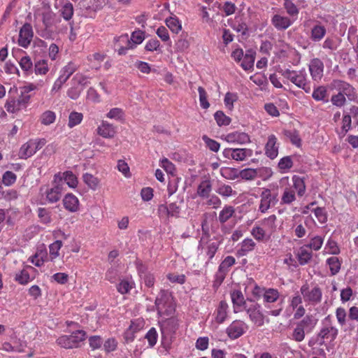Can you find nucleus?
<instances>
[{"mask_svg": "<svg viewBox=\"0 0 358 358\" xmlns=\"http://www.w3.org/2000/svg\"><path fill=\"white\" fill-rule=\"evenodd\" d=\"M215 192L224 198L234 196L237 194L236 192L234 190L230 185L223 183L217 186Z\"/></svg>", "mask_w": 358, "mask_h": 358, "instance_id": "42", "label": "nucleus"}, {"mask_svg": "<svg viewBox=\"0 0 358 358\" xmlns=\"http://www.w3.org/2000/svg\"><path fill=\"white\" fill-rule=\"evenodd\" d=\"M256 247L255 242L252 238H245L241 243L240 248L236 252L238 257H243L248 252L252 251Z\"/></svg>", "mask_w": 358, "mask_h": 358, "instance_id": "31", "label": "nucleus"}, {"mask_svg": "<svg viewBox=\"0 0 358 358\" xmlns=\"http://www.w3.org/2000/svg\"><path fill=\"white\" fill-rule=\"evenodd\" d=\"M215 120H216L217 124L219 126H227L229 125L231 122V119L224 114L222 111L218 110L215 115Z\"/></svg>", "mask_w": 358, "mask_h": 358, "instance_id": "62", "label": "nucleus"}, {"mask_svg": "<svg viewBox=\"0 0 358 358\" xmlns=\"http://www.w3.org/2000/svg\"><path fill=\"white\" fill-rule=\"evenodd\" d=\"M226 140L229 143L245 144L250 141V136L245 132L234 131L228 134L226 136Z\"/></svg>", "mask_w": 358, "mask_h": 358, "instance_id": "27", "label": "nucleus"}, {"mask_svg": "<svg viewBox=\"0 0 358 358\" xmlns=\"http://www.w3.org/2000/svg\"><path fill=\"white\" fill-rule=\"evenodd\" d=\"M143 328L142 322L137 320L131 321L129 327L125 331V339L127 341H132L134 339L135 333L139 331Z\"/></svg>", "mask_w": 358, "mask_h": 358, "instance_id": "37", "label": "nucleus"}, {"mask_svg": "<svg viewBox=\"0 0 358 358\" xmlns=\"http://www.w3.org/2000/svg\"><path fill=\"white\" fill-rule=\"evenodd\" d=\"M108 3V0H82L78 3V7L83 16L93 17Z\"/></svg>", "mask_w": 358, "mask_h": 358, "instance_id": "12", "label": "nucleus"}, {"mask_svg": "<svg viewBox=\"0 0 358 358\" xmlns=\"http://www.w3.org/2000/svg\"><path fill=\"white\" fill-rule=\"evenodd\" d=\"M155 305L157 314L160 317L169 316L175 312L176 305L173 297L168 291H160L156 297Z\"/></svg>", "mask_w": 358, "mask_h": 358, "instance_id": "5", "label": "nucleus"}, {"mask_svg": "<svg viewBox=\"0 0 358 358\" xmlns=\"http://www.w3.org/2000/svg\"><path fill=\"white\" fill-rule=\"evenodd\" d=\"M220 173L222 177L228 180H234L239 177L238 169L230 167H223L220 169Z\"/></svg>", "mask_w": 358, "mask_h": 358, "instance_id": "52", "label": "nucleus"}, {"mask_svg": "<svg viewBox=\"0 0 358 358\" xmlns=\"http://www.w3.org/2000/svg\"><path fill=\"white\" fill-rule=\"evenodd\" d=\"M20 66L22 71L26 72L27 74H30L33 71V63L29 56H24L19 62Z\"/></svg>", "mask_w": 358, "mask_h": 358, "instance_id": "58", "label": "nucleus"}, {"mask_svg": "<svg viewBox=\"0 0 358 358\" xmlns=\"http://www.w3.org/2000/svg\"><path fill=\"white\" fill-rule=\"evenodd\" d=\"M54 186L47 189L45 191L46 199L48 202L53 203L59 201L62 194L64 191L62 184L59 182H53Z\"/></svg>", "mask_w": 358, "mask_h": 358, "instance_id": "22", "label": "nucleus"}, {"mask_svg": "<svg viewBox=\"0 0 358 358\" xmlns=\"http://www.w3.org/2000/svg\"><path fill=\"white\" fill-rule=\"evenodd\" d=\"M138 273L141 278L143 280L144 283L148 287H152L155 284V277L150 273H145V268L142 265L138 267Z\"/></svg>", "mask_w": 358, "mask_h": 358, "instance_id": "44", "label": "nucleus"}, {"mask_svg": "<svg viewBox=\"0 0 358 358\" xmlns=\"http://www.w3.org/2000/svg\"><path fill=\"white\" fill-rule=\"evenodd\" d=\"M97 133L106 138H112L116 134V128L107 121H102L97 128Z\"/></svg>", "mask_w": 358, "mask_h": 358, "instance_id": "25", "label": "nucleus"}, {"mask_svg": "<svg viewBox=\"0 0 358 358\" xmlns=\"http://www.w3.org/2000/svg\"><path fill=\"white\" fill-rule=\"evenodd\" d=\"M326 34V29L324 26L317 24L314 26L311 31V39L313 41H321Z\"/></svg>", "mask_w": 358, "mask_h": 358, "instance_id": "47", "label": "nucleus"}, {"mask_svg": "<svg viewBox=\"0 0 358 358\" xmlns=\"http://www.w3.org/2000/svg\"><path fill=\"white\" fill-rule=\"evenodd\" d=\"M329 88L338 93L341 92L349 101H354L357 98L355 88L352 85L343 80H333L329 85Z\"/></svg>", "mask_w": 358, "mask_h": 358, "instance_id": "13", "label": "nucleus"}, {"mask_svg": "<svg viewBox=\"0 0 358 358\" xmlns=\"http://www.w3.org/2000/svg\"><path fill=\"white\" fill-rule=\"evenodd\" d=\"M206 227V221L205 220L201 224V228L204 235L206 236V238L203 236L201 238L199 243L198 250H201L202 252H203L205 253L208 257V262H209L218 250L221 241L217 238L208 239L209 234Z\"/></svg>", "mask_w": 358, "mask_h": 358, "instance_id": "7", "label": "nucleus"}, {"mask_svg": "<svg viewBox=\"0 0 358 358\" xmlns=\"http://www.w3.org/2000/svg\"><path fill=\"white\" fill-rule=\"evenodd\" d=\"M271 23L277 30H285L292 24L293 22L288 17L275 14L271 18Z\"/></svg>", "mask_w": 358, "mask_h": 358, "instance_id": "24", "label": "nucleus"}, {"mask_svg": "<svg viewBox=\"0 0 358 358\" xmlns=\"http://www.w3.org/2000/svg\"><path fill=\"white\" fill-rule=\"evenodd\" d=\"M326 264L329 266L331 275H335L339 273L341 267V261L338 257L336 256L329 257L326 260Z\"/></svg>", "mask_w": 358, "mask_h": 358, "instance_id": "40", "label": "nucleus"}, {"mask_svg": "<svg viewBox=\"0 0 358 358\" xmlns=\"http://www.w3.org/2000/svg\"><path fill=\"white\" fill-rule=\"evenodd\" d=\"M34 36L32 27L30 24L25 23L20 30L18 44L21 47L27 48Z\"/></svg>", "mask_w": 358, "mask_h": 358, "instance_id": "20", "label": "nucleus"}, {"mask_svg": "<svg viewBox=\"0 0 358 358\" xmlns=\"http://www.w3.org/2000/svg\"><path fill=\"white\" fill-rule=\"evenodd\" d=\"M312 257L313 252L306 245L299 248L297 252V258L301 265H305L308 264Z\"/></svg>", "mask_w": 358, "mask_h": 358, "instance_id": "33", "label": "nucleus"}, {"mask_svg": "<svg viewBox=\"0 0 358 358\" xmlns=\"http://www.w3.org/2000/svg\"><path fill=\"white\" fill-rule=\"evenodd\" d=\"M275 221H276V216L275 215H271L268 216L266 218H264L262 222V224L263 227L268 231L270 235L274 231L276 225H275Z\"/></svg>", "mask_w": 358, "mask_h": 358, "instance_id": "49", "label": "nucleus"}, {"mask_svg": "<svg viewBox=\"0 0 358 358\" xmlns=\"http://www.w3.org/2000/svg\"><path fill=\"white\" fill-rule=\"evenodd\" d=\"M278 201V194H273L269 189H264L260 194L259 210L265 213L271 207L274 206Z\"/></svg>", "mask_w": 358, "mask_h": 358, "instance_id": "14", "label": "nucleus"}, {"mask_svg": "<svg viewBox=\"0 0 358 358\" xmlns=\"http://www.w3.org/2000/svg\"><path fill=\"white\" fill-rule=\"evenodd\" d=\"M303 301L308 305L316 306L322 301V291L317 285L310 286L307 283L300 288Z\"/></svg>", "mask_w": 358, "mask_h": 358, "instance_id": "10", "label": "nucleus"}, {"mask_svg": "<svg viewBox=\"0 0 358 358\" xmlns=\"http://www.w3.org/2000/svg\"><path fill=\"white\" fill-rule=\"evenodd\" d=\"M236 263V259L232 256L226 257L219 266L220 270L229 272V268Z\"/></svg>", "mask_w": 358, "mask_h": 358, "instance_id": "63", "label": "nucleus"}, {"mask_svg": "<svg viewBox=\"0 0 358 358\" xmlns=\"http://www.w3.org/2000/svg\"><path fill=\"white\" fill-rule=\"evenodd\" d=\"M56 114L52 110H45L43 112L39 118L40 122L45 126H48L55 122Z\"/></svg>", "mask_w": 358, "mask_h": 358, "instance_id": "46", "label": "nucleus"}, {"mask_svg": "<svg viewBox=\"0 0 358 358\" xmlns=\"http://www.w3.org/2000/svg\"><path fill=\"white\" fill-rule=\"evenodd\" d=\"M162 333L164 332L173 333L178 329V321L176 319L171 317L161 322Z\"/></svg>", "mask_w": 358, "mask_h": 358, "instance_id": "39", "label": "nucleus"}, {"mask_svg": "<svg viewBox=\"0 0 358 358\" xmlns=\"http://www.w3.org/2000/svg\"><path fill=\"white\" fill-rule=\"evenodd\" d=\"M316 324L317 320L313 315H306L296 324L289 338L296 342L303 341L306 334L311 332Z\"/></svg>", "mask_w": 358, "mask_h": 358, "instance_id": "8", "label": "nucleus"}, {"mask_svg": "<svg viewBox=\"0 0 358 358\" xmlns=\"http://www.w3.org/2000/svg\"><path fill=\"white\" fill-rule=\"evenodd\" d=\"M34 270L32 266H27L15 273L14 280L20 285H26L34 279V277H31L29 273V271Z\"/></svg>", "mask_w": 358, "mask_h": 358, "instance_id": "29", "label": "nucleus"}, {"mask_svg": "<svg viewBox=\"0 0 358 358\" xmlns=\"http://www.w3.org/2000/svg\"><path fill=\"white\" fill-rule=\"evenodd\" d=\"M34 17L42 21L45 30H49L57 23L56 15L49 9L38 10L34 14Z\"/></svg>", "mask_w": 358, "mask_h": 358, "instance_id": "18", "label": "nucleus"}, {"mask_svg": "<svg viewBox=\"0 0 358 358\" xmlns=\"http://www.w3.org/2000/svg\"><path fill=\"white\" fill-rule=\"evenodd\" d=\"M292 180V184H290L288 176L280 180V185L282 188L281 205H292L296 200V196L302 197L306 194V187L303 178L294 175Z\"/></svg>", "mask_w": 358, "mask_h": 358, "instance_id": "1", "label": "nucleus"}, {"mask_svg": "<svg viewBox=\"0 0 358 358\" xmlns=\"http://www.w3.org/2000/svg\"><path fill=\"white\" fill-rule=\"evenodd\" d=\"M248 327L241 320H234L227 328L226 332L228 336L231 339H236L245 333Z\"/></svg>", "mask_w": 358, "mask_h": 358, "instance_id": "17", "label": "nucleus"}, {"mask_svg": "<svg viewBox=\"0 0 358 358\" xmlns=\"http://www.w3.org/2000/svg\"><path fill=\"white\" fill-rule=\"evenodd\" d=\"M61 241H56L49 245L50 259L54 261L59 255V250L62 246Z\"/></svg>", "mask_w": 358, "mask_h": 358, "instance_id": "56", "label": "nucleus"}, {"mask_svg": "<svg viewBox=\"0 0 358 358\" xmlns=\"http://www.w3.org/2000/svg\"><path fill=\"white\" fill-rule=\"evenodd\" d=\"M64 182L69 187L76 188L78 186V178L72 171H65L62 174L60 173L55 174L53 182H59L63 185Z\"/></svg>", "mask_w": 358, "mask_h": 358, "instance_id": "19", "label": "nucleus"}, {"mask_svg": "<svg viewBox=\"0 0 358 358\" xmlns=\"http://www.w3.org/2000/svg\"><path fill=\"white\" fill-rule=\"evenodd\" d=\"M223 156L228 159L243 161L252 156L253 152L248 148H225L222 152Z\"/></svg>", "mask_w": 358, "mask_h": 358, "instance_id": "15", "label": "nucleus"}, {"mask_svg": "<svg viewBox=\"0 0 358 358\" xmlns=\"http://www.w3.org/2000/svg\"><path fill=\"white\" fill-rule=\"evenodd\" d=\"M166 26L169 29L175 34L179 33L182 29V24L176 15H172L165 20Z\"/></svg>", "mask_w": 358, "mask_h": 358, "instance_id": "41", "label": "nucleus"}, {"mask_svg": "<svg viewBox=\"0 0 358 358\" xmlns=\"http://www.w3.org/2000/svg\"><path fill=\"white\" fill-rule=\"evenodd\" d=\"M279 73L299 88L303 90L306 93L310 92V81L308 79L306 71L304 69L299 71L290 70L289 69L280 70Z\"/></svg>", "mask_w": 358, "mask_h": 358, "instance_id": "6", "label": "nucleus"}, {"mask_svg": "<svg viewBox=\"0 0 358 358\" xmlns=\"http://www.w3.org/2000/svg\"><path fill=\"white\" fill-rule=\"evenodd\" d=\"M212 191V184L209 180H202L197 187L196 194L204 199L210 194Z\"/></svg>", "mask_w": 358, "mask_h": 358, "instance_id": "35", "label": "nucleus"}, {"mask_svg": "<svg viewBox=\"0 0 358 358\" xmlns=\"http://www.w3.org/2000/svg\"><path fill=\"white\" fill-rule=\"evenodd\" d=\"M242 59L241 67L245 71L252 70L254 66L255 52L252 50H248Z\"/></svg>", "mask_w": 358, "mask_h": 358, "instance_id": "36", "label": "nucleus"}, {"mask_svg": "<svg viewBox=\"0 0 358 358\" xmlns=\"http://www.w3.org/2000/svg\"><path fill=\"white\" fill-rule=\"evenodd\" d=\"M49 71L48 62L45 59L37 61L34 65V72L36 75H45Z\"/></svg>", "mask_w": 358, "mask_h": 358, "instance_id": "55", "label": "nucleus"}, {"mask_svg": "<svg viewBox=\"0 0 358 358\" xmlns=\"http://www.w3.org/2000/svg\"><path fill=\"white\" fill-rule=\"evenodd\" d=\"M251 235L259 242H264L270 238V234L263 227L255 225L250 231Z\"/></svg>", "mask_w": 358, "mask_h": 358, "instance_id": "32", "label": "nucleus"}, {"mask_svg": "<svg viewBox=\"0 0 358 358\" xmlns=\"http://www.w3.org/2000/svg\"><path fill=\"white\" fill-rule=\"evenodd\" d=\"M314 222L312 218L306 217L303 223H300L294 227V234L297 238H303L306 235V227L309 222Z\"/></svg>", "mask_w": 358, "mask_h": 358, "instance_id": "45", "label": "nucleus"}, {"mask_svg": "<svg viewBox=\"0 0 358 358\" xmlns=\"http://www.w3.org/2000/svg\"><path fill=\"white\" fill-rule=\"evenodd\" d=\"M309 71L313 80L320 81L324 73L323 62L318 58L313 59L309 64Z\"/></svg>", "mask_w": 358, "mask_h": 358, "instance_id": "21", "label": "nucleus"}, {"mask_svg": "<svg viewBox=\"0 0 358 358\" xmlns=\"http://www.w3.org/2000/svg\"><path fill=\"white\" fill-rule=\"evenodd\" d=\"M124 113L120 108H113L106 114V117L109 119L120 121L124 119Z\"/></svg>", "mask_w": 358, "mask_h": 358, "instance_id": "60", "label": "nucleus"}, {"mask_svg": "<svg viewBox=\"0 0 358 358\" xmlns=\"http://www.w3.org/2000/svg\"><path fill=\"white\" fill-rule=\"evenodd\" d=\"M338 334V329L333 325L331 317L328 315L322 320V327L317 334L316 341L320 346L324 345L327 342L334 341Z\"/></svg>", "mask_w": 358, "mask_h": 358, "instance_id": "9", "label": "nucleus"}, {"mask_svg": "<svg viewBox=\"0 0 358 358\" xmlns=\"http://www.w3.org/2000/svg\"><path fill=\"white\" fill-rule=\"evenodd\" d=\"M277 138L275 135L271 134L268 137L267 142L265 145V155L273 159L277 157L278 155V145L277 144Z\"/></svg>", "mask_w": 358, "mask_h": 358, "instance_id": "23", "label": "nucleus"}, {"mask_svg": "<svg viewBox=\"0 0 358 358\" xmlns=\"http://www.w3.org/2000/svg\"><path fill=\"white\" fill-rule=\"evenodd\" d=\"M236 214L235 208L232 206L225 205L222 209L220 211L217 221L221 224H224L233 217Z\"/></svg>", "mask_w": 358, "mask_h": 358, "instance_id": "30", "label": "nucleus"}, {"mask_svg": "<svg viewBox=\"0 0 358 358\" xmlns=\"http://www.w3.org/2000/svg\"><path fill=\"white\" fill-rule=\"evenodd\" d=\"M30 98L29 94L23 95L22 93L18 94L17 88L13 86L8 91V99L5 104V108L8 113H16L27 108Z\"/></svg>", "mask_w": 358, "mask_h": 358, "instance_id": "4", "label": "nucleus"}, {"mask_svg": "<svg viewBox=\"0 0 358 358\" xmlns=\"http://www.w3.org/2000/svg\"><path fill=\"white\" fill-rule=\"evenodd\" d=\"M245 310L249 315L250 320L258 327L264 324V315L259 309L257 303H252L245 306Z\"/></svg>", "mask_w": 358, "mask_h": 358, "instance_id": "16", "label": "nucleus"}, {"mask_svg": "<svg viewBox=\"0 0 358 358\" xmlns=\"http://www.w3.org/2000/svg\"><path fill=\"white\" fill-rule=\"evenodd\" d=\"M48 260V253L45 249H38L34 256L30 258V261L36 266H41L43 263Z\"/></svg>", "mask_w": 358, "mask_h": 358, "instance_id": "38", "label": "nucleus"}, {"mask_svg": "<svg viewBox=\"0 0 358 358\" xmlns=\"http://www.w3.org/2000/svg\"><path fill=\"white\" fill-rule=\"evenodd\" d=\"M145 39V31L137 29L131 33V38L128 34H123L115 38L116 46H120L117 52L120 55H125L127 50L134 49L136 45L141 44Z\"/></svg>", "mask_w": 358, "mask_h": 358, "instance_id": "3", "label": "nucleus"}, {"mask_svg": "<svg viewBox=\"0 0 358 358\" xmlns=\"http://www.w3.org/2000/svg\"><path fill=\"white\" fill-rule=\"evenodd\" d=\"M61 15L65 20L71 19L73 15V7L72 3L68 2L65 3L61 8Z\"/></svg>", "mask_w": 358, "mask_h": 358, "instance_id": "61", "label": "nucleus"}, {"mask_svg": "<svg viewBox=\"0 0 358 358\" xmlns=\"http://www.w3.org/2000/svg\"><path fill=\"white\" fill-rule=\"evenodd\" d=\"M83 179L84 182L92 189L95 190L99 185L100 180L92 174L86 173L83 174Z\"/></svg>", "mask_w": 358, "mask_h": 358, "instance_id": "48", "label": "nucleus"}, {"mask_svg": "<svg viewBox=\"0 0 358 358\" xmlns=\"http://www.w3.org/2000/svg\"><path fill=\"white\" fill-rule=\"evenodd\" d=\"M263 303L267 310V314L272 316H279L283 309L284 299L280 298L278 289L268 288L264 292Z\"/></svg>", "mask_w": 358, "mask_h": 358, "instance_id": "2", "label": "nucleus"}, {"mask_svg": "<svg viewBox=\"0 0 358 358\" xmlns=\"http://www.w3.org/2000/svg\"><path fill=\"white\" fill-rule=\"evenodd\" d=\"M312 96L315 101L327 102L328 100L326 99L327 96V90L326 87L319 86L315 88L313 92Z\"/></svg>", "mask_w": 358, "mask_h": 358, "instance_id": "50", "label": "nucleus"}, {"mask_svg": "<svg viewBox=\"0 0 358 358\" xmlns=\"http://www.w3.org/2000/svg\"><path fill=\"white\" fill-rule=\"evenodd\" d=\"M83 115L81 113L71 112L69 117L68 126L70 128L79 124L83 120Z\"/></svg>", "mask_w": 358, "mask_h": 358, "instance_id": "59", "label": "nucleus"}, {"mask_svg": "<svg viewBox=\"0 0 358 358\" xmlns=\"http://www.w3.org/2000/svg\"><path fill=\"white\" fill-rule=\"evenodd\" d=\"M324 243V238L320 236H315L310 238L309 243L306 245L312 250L318 251L322 248Z\"/></svg>", "mask_w": 358, "mask_h": 358, "instance_id": "53", "label": "nucleus"}, {"mask_svg": "<svg viewBox=\"0 0 358 358\" xmlns=\"http://www.w3.org/2000/svg\"><path fill=\"white\" fill-rule=\"evenodd\" d=\"M228 304L224 301H221L216 308L214 315L216 322L221 324L224 322L227 317Z\"/></svg>", "mask_w": 358, "mask_h": 358, "instance_id": "34", "label": "nucleus"}, {"mask_svg": "<svg viewBox=\"0 0 358 358\" xmlns=\"http://www.w3.org/2000/svg\"><path fill=\"white\" fill-rule=\"evenodd\" d=\"M231 298L235 312H239L242 310V309L245 310V306H248L246 303L243 293L240 290H234L231 292Z\"/></svg>", "mask_w": 358, "mask_h": 358, "instance_id": "26", "label": "nucleus"}, {"mask_svg": "<svg viewBox=\"0 0 358 358\" xmlns=\"http://www.w3.org/2000/svg\"><path fill=\"white\" fill-rule=\"evenodd\" d=\"M204 199H206L204 204L210 206L213 209H218L222 206L221 199L215 194H210Z\"/></svg>", "mask_w": 358, "mask_h": 358, "instance_id": "54", "label": "nucleus"}, {"mask_svg": "<svg viewBox=\"0 0 358 358\" xmlns=\"http://www.w3.org/2000/svg\"><path fill=\"white\" fill-rule=\"evenodd\" d=\"M36 152L34 146L29 141L22 145L20 149L19 156L21 159H27L34 155Z\"/></svg>", "mask_w": 358, "mask_h": 358, "instance_id": "43", "label": "nucleus"}, {"mask_svg": "<svg viewBox=\"0 0 358 358\" xmlns=\"http://www.w3.org/2000/svg\"><path fill=\"white\" fill-rule=\"evenodd\" d=\"M346 99L341 92H337L336 94L332 95L331 102L334 106L341 108L345 104Z\"/></svg>", "mask_w": 358, "mask_h": 358, "instance_id": "64", "label": "nucleus"}, {"mask_svg": "<svg viewBox=\"0 0 358 358\" xmlns=\"http://www.w3.org/2000/svg\"><path fill=\"white\" fill-rule=\"evenodd\" d=\"M63 204L67 210L72 213L76 212L79 209V200L71 193L65 195L63 199Z\"/></svg>", "mask_w": 358, "mask_h": 358, "instance_id": "28", "label": "nucleus"}, {"mask_svg": "<svg viewBox=\"0 0 358 358\" xmlns=\"http://www.w3.org/2000/svg\"><path fill=\"white\" fill-rule=\"evenodd\" d=\"M86 334L83 330L73 332L71 335H64L57 340V344L66 349L78 348L80 343L85 339Z\"/></svg>", "mask_w": 358, "mask_h": 358, "instance_id": "11", "label": "nucleus"}, {"mask_svg": "<svg viewBox=\"0 0 358 358\" xmlns=\"http://www.w3.org/2000/svg\"><path fill=\"white\" fill-rule=\"evenodd\" d=\"M134 282L131 280L123 279L117 285V291L122 294H127L134 287Z\"/></svg>", "mask_w": 358, "mask_h": 358, "instance_id": "51", "label": "nucleus"}, {"mask_svg": "<svg viewBox=\"0 0 358 358\" xmlns=\"http://www.w3.org/2000/svg\"><path fill=\"white\" fill-rule=\"evenodd\" d=\"M258 172V169H245L239 171V177L246 180H252L257 178Z\"/></svg>", "mask_w": 358, "mask_h": 358, "instance_id": "57", "label": "nucleus"}]
</instances>
